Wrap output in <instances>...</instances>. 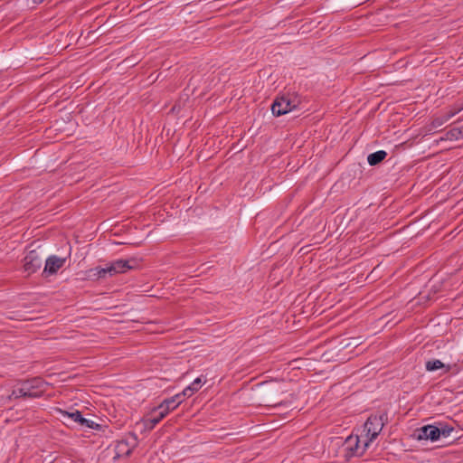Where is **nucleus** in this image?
<instances>
[{
	"label": "nucleus",
	"instance_id": "nucleus-1",
	"mask_svg": "<svg viewBox=\"0 0 463 463\" xmlns=\"http://www.w3.org/2000/svg\"><path fill=\"white\" fill-rule=\"evenodd\" d=\"M285 391L281 387V383L279 382H266L260 385L258 391V399L260 404L265 406H286L290 402L289 400L280 399V395L284 394Z\"/></svg>",
	"mask_w": 463,
	"mask_h": 463
},
{
	"label": "nucleus",
	"instance_id": "nucleus-12",
	"mask_svg": "<svg viewBox=\"0 0 463 463\" xmlns=\"http://www.w3.org/2000/svg\"><path fill=\"white\" fill-rule=\"evenodd\" d=\"M184 402V399H181V394H175V396L164 400L159 405L158 409H161V411H165L166 413H169L170 411H174L175 408L178 407L182 402Z\"/></svg>",
	"mask_w": 463,
	"mask_h": 463
},
{
	"label": "nucleus",
	"instance_id": "nucleus-3",
	"mask_svg": "<svg viewBox=\"0 0 463 463\" xmlns=\"http://www.w3.org/2000/svg\"><path fill=\"white\" fill-rule=\"evenodd\" d=\"M21 383L24 388L26 396L30 399L42 397L50 386V383L45 382L41 377H33L25 381H22Z\"/></svg>",
	"mask_w": 463,
	"mask_h": 463
},
{
	"label": "nucleus",
	"instance_id": "nucleus-14",
	"mask_svg": "<svg viewBox=\"0 0 463 463\" xmlns=\"http://www.w3.org/2000/svg\"><path fill=\"white\" fill-rule=\"evenodd\" d=\"M426 370L429 372H434L442 369L444 373H449L451 369L450 364H445L439 359H431L426 362Z\"/></svg>",
	"mask_w": 463,
	"mask_h": 463
},
{
	"label": "nucleus",
	"instance_id": "nucleus-8",
	"mask_svg": "<svg viewBox=\"0 0 463 463\" xmlns=\"http://www.w3.org/2000/svg\"><path fill=\"white\" fill-rule=\"evenodd\" d=\"M360 439L358 436H349L344 442L345 457L349 458L355 456H363L368 447H360Z\"/></svg>",
	"mask_w": 463,
	"mask_h": 463
},
{
	"label": "nucleus",
	"instance_id": "nucleus-17",
	"mask_svg": "<svg viewBox=\"0 0 463 463\" xmlns=\"http://www.w3.org/2000/svg\"><path fill=\"white\" fill-rule=\"evenodd\" d=\"M386 156L387 153L384 150H379L368 155L367 162L370 165L374 166L383 162Z\"/></svg>",
	"mask_w": 463,
	"mask_h": 463
},
{
	"label": "nucleus",
	"instance_id": "nucleus-7",
	"mask_svg": "<svg viewBox=\"0 0 463 463\" xmlns=\"http://www.w3.org/2000/svg\"><path fill=\"white\" fill-rule=\"evenodd\" d=\"M60 413L62 415L63 418H68L71 420L72 421L78 423L82 428H88L95 430H101L103 428L102 425L91 420L84 418L82 413L78 410H75L74 411L71 412L60 410Z\"/></svg>",
	"mask_w": 463,
	"mask_h": 463
},
{
	"label": "nucleus",
	"instance_id": "nucleus-15",
	"mask_svg": "<svg viewBox=\"0 0 463 463\" xmlns=\"http://www.w3.org/2000/svg\"><path fill=\"white\" fill-rule=\"evenodd\" d=\"M152 413H156L155 416H151L146 420V426L149 429H153L158 424L168 413L158 409V406L153 410Z\"/></svg>",
	"mask_w": 463,
	"mask_h": 463
},
{
	"label": "nucleus",
	"instance_id": "nucleus-18",
	"mask_svg": "<svg viewBox=\"0 0 463 463\" xmlns=\"http://www.w3.org/2000/svg\"><path fill=\"white\" fill-rule=\"evenodd\" d=\"M456 114V112H449L442 117L435 118L432 122L431 126L434 128H438L441 127L445 122H447L451 117H453Z\"/></svg>",
	"mask_w": 463,
	"mask_h": 463
},
{
	"label": "nucleus",
	"instance_id": "nucleus-6",
	"mask_svg": "<svg viewBox=\"0 0 463 463\" xmlns=\"http://www.w3.org/2000/svg\"><path fill=\"white\" fill-rule=\"evenodd\" d=\"M44 250H31L24 258V269L28 274L35 273L42 267Z\"/></svg>",
	"mask_w": 463,
	"mask_h": 463
},
{
	"label": "nucleus",
	"instance_id": "nucleus-10",
	"mask_svg": "<svg viewBox=\"0 0 463 463\" xmlns=\"http://www.w3.org/2000/svg\"><path fill=\"white\" fill-rule=\"evenodd\" d=\"M414 436L418 440L430 439L431 441H437L439 439V432L438 422L434 424H428L417 429L414 432Z\"/></svg>",
	"mask_w": 463,
	"mask_h": 463
},
{
	"label": "nucleus",
	"instance_id": "nucleus-19",
	"mask_svg": "<svg viewBox=\"0 0 463 463\" xmlns=\"http://www.w3.org/2000/svg\"><path fill=\"white\" fill-rule=\"evenodd\" d=\"M446 138L449 140L463 138V127L451 128L446 133Z\"/></svg>",
	"mask_w": 463,
	"mask_h": 463
},
{
	"label": "nucleus",
	"instance_id": "nucleus-11",
	"mask_svg": "<svg viewBox=\"0 0 463 463\" xmlns=\"http://www.w3.org/2000/svg\"><path fill=\"white\" fill-rule=\"evenodd\" d=\"M66 262V258H61L56 255H51L45 260V265L42 275L45 278L54 275Z\"/></svg>",
	"mask_w": 463,
	"mask_h": 463
},
{
	"label": "nucleus",
	"instance_id": "nucleus-2",
	"mask_svg": "<svg viewBox=\"0 0 463 463\" xmlns=\"http://www.w3.org/2000/svg\"><path fill=\"white\" fill-rule=\"evenodd\" d=\"M383 417L384 415H371L364 422V432L366 437L364 447H369L370 443L380 434L383 427Z\"/></svg>",
	"mask_w": 463,
	"mask_h": 463
},
{
	"label": "nucleus",
	"instance_id": "nucleus-16",
	"mask_svg": "<svg viewBox=\"0 0 463 463\" xmlns=\"http://www.w3.org/2000/svg\"><path fill=\"white\" fill-rule=\"evenodd\" d=\"M360 345V342L357 338H344L338 341L337 345L335 346V349L341 351L346 348H355Z\"/></svg>",
	"mask_w": 463,
	"mask_h": 463
},
{
	"label": "nucleus",
	"instance_id": "nucleus-5",
	"mask_svg": "<svg viewBox=\"0 0 463 463\" xmlns=\"http://www.w3.org/2000/svg\"><path fill=\"white\" fill-rule=\"evenodd\" d=\"M137 444V436L134 432H128L124 438L117 441L115 446L116 457L129 456Z\"/></svg>",
	"mask_w": 463,
	"mask_h": 463
},
{
	"label": "nucleus",
	"instance_id": "nucleus-21",
	"mask_svg": "<svg viewBox=\"0 0 463 463\" xmlns=\"http://www.w3.org/2000/svg\"><path fill=\"white\" fill-rule=\"evenodd\" d=\"M202 378L198 377L189 386L186 387V392H190V394H194L202 387Z\"/></svg>",
	"mask_w": 463,
	"mask_h": 463
},
{
	"label": "nucleus",
	"instance_id": "nucleus-22",
	"mask_svg": "<svg viewBox=\"0 0 463 463\" xmlns=\"http://www.w3.org/2000/svg\"><path fill=\"white\" fill-rule=\"evenodd\" d=\"M108 269H109V265L106 268L97 267V268L91 269L90 271H95V273L93 275L97 276L98 279H104V278H106L107 274H109Z\"/></svg>",
	"mask_w": 463,
	"mask_h": 463
},
{
	"label": "nucleus",
	"instance_id": "nucleus-4",
	"mask_svg": "<svg viewBox=\"0 0 463 463\" xmlns=\"http://www.w3.org/2000/svg\"><path fill=\"white\" fill-rule=\"evenodd\" d=\"M298 108L295 99H292L288 95H282L277 97L272 105L271 112L275 117L285 115Z\"/></svg>",
	"mask_w": 463,
	"mask_h": 463
},
{
	"label": "nucleus",
	"instance_id": "nucleus-9",
	"mask_svg": "<svg viewBox=\"0 0 463 463\" xmlns=\"http://www.w3.org/2000/svg\"><path fill=\"white\" fill-rule=\"evenodd\" d=\"M137 265L138 261L136 259L115 260L109 265V275L114 276L118 273H125L137 268Z\"/></svg>",
	"mask_w": 463,
	"mask_h": 463
},
{
	"label": "nucleus",
	"instance_id": "nucleus-13",
	"mask_svg": "<svg viewBox=\"0 0 463 463\" xmlns=\"http://www.w3.org/2000/svg\"><path fill=\"white\" fill-rule=\"evenodd\" d=\"M439 439L441 438H449L452 433L455 435L452 436V439L456 440L458 439V431L455 430V428L444 421H438Z\"/></svg>",
	"mask_w": 463,
	"mask_h": 463
},
{
	"label": "nucleus",
	"instance_id": "nucleus-24",
	"mask_svg": "<svg viewBox=\"0 0 463 463\" xmlns=\"http://www.w3.org/2000/svg\"><path fill=\"white\" fill-rule=\"evenodd\" d=\"M44 0H33V3L35 4H41L43 3Z\"/></svg>",
	"mask_w": 463,
	"mask_h": 463
},
{
	"label": "nucleus",
	"instance_id": "nucleus-20",
	"mask_svg": "<svg viewBox=\"0 0 463 463\" xmlns=\"http://www.w3.org/2000/svg\"><path fill=\"white\" fill-rule=\"evenodd\" d=\"M20 398H24V399H27L28 397L26 396V392L24 391V388L22 386V383H20V386L18 387H15L11 394L9 395V399L12 400V399H20Z\"/></svg>",
	"mask_w": 463,
	"mask_h": 463
},
{
	"label": "nucleus",
	"instance_id": "nucleus-23",
	"mask_svg": "<svg viewBox=\"0 0 463 463\" xmlns=\"http://www.w3.org/2000/svg\"><path fill=\"white\" fill-rule=\"evenodd\" d=\"M179 394H181V399H184V400L185 397H190L193 395V394H190V392H186V388Z\"/></svg>",
	"mask_w": 463,
	"mask_h": 463
}]
</instances>
